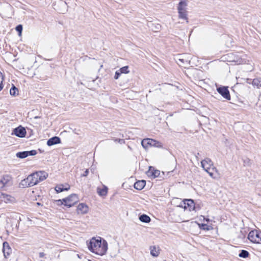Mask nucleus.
Wrapping results in <instances>:
<instances>
[{
    "mask_svg": "<svg viewBox=\"0 0 261 261\" xmlns=\"http://www.w3.org/2000/svg\"><path fill=\"white\" fill-rule=\"evenodd\" d=\"M45 254L43 252H40L39 253V256L40 258L44 257L45 256Z\"/></svg>",
    "mask_w": 261,
    "mask_h": 261,
    "instance_id": "obj_35",
    "label": "nucleus"
},
{
    "mask_svg": "<svg viewBox=\"0 0 261 261\" xmlns=\"http://www.w3.org/2000/svg\"><path fill=\"white\" fill-rule=\"evenodd\" d=\"M119 71L121 73H128L129 72L128 66H125L121 68Z\"/></svg>",
    "mask_w": 261,
    "mask_h": 261,
    "instance_id": "obj_29",
    "label": "nucleus"
},
{
    "mask_svg": "<svg viewBox=\"0 0 261 261\" xmlns=\"http://www.w3.org/2000/svg\"><path fill=\"white\" fill-rule=\"evenodd\" d=\"M15 198L11 195L0 192V201L8 203L13 202Z\"/></svg>",
    "mask_w": 261,
    "mask_h": 261,
    "instance_id": "obj_12",
    "label": "nucleus"
},
{
    "mask_svg": "<svg viewBox=\"0 0 261 261\" xmlns=\"http://www.w3.org/2000/svg\"><path fill=\"white\" fill-rule=\"evenodd\" d=\"M28 153V156L29 155H35L37 153V151L35 150H32L30 151H27Z\"/></svg>",
    "mask_w": 261,
    "mask_h": 261,
    "instance_id": "obj_31",
    "label": "nucleus"
},
{
    "mask_svg": "<svg viewBox=\"0 0 261 261\" xmlns=\"http://www.w3.org/2000/svg\"><path fill=\"white\" fill-rule=\"evenodd\" d=\"M16 155L18 158L24 159L28 156V153L27 151H24L22 152H17Z\"/></svg>",
    "mask_w": 261,
    "mask_h": 261,
    "instance_id": "obj_26",
    "label": "nucleus"
},
{
    "mask_svg": "<svg viewBox=\"0 0 261 261\" xmlns=\"http://www.w3.org/2000/svg\"><path fill=\"white\" fill-rule=\"evenodd\" d=\"M47 176L48 174L45 171H37L33 173L26 178L21 180L20 185L23 188L32 187L45 179Z\"/></svg>",
    "mask_w": 261,
    "mask_h": 261,
    "instance_id": "obj_2",
    "label": "nucleus"
},
{
    "mask_svg": "<svg viewBox=\"0 0 261 261\" xmlns=\"http://www.w3.org/2000/svg\"><path fill=\"white\" fill-rule=\"evenodd\" d=\"M38 118H40V117H39V116H35L34 117V119H38Z\"/></svg>",
    "mask_w": 261,
    "mask_h": 261,
    "instance_id": "obj_38",
    "label": "nucleus"
},
{
    "mask_svg": "<svg viewBox=\"0 0 261 261\" xmlns=\"http://www.w3.org/2000/svg\"><path fill=\"white\" fill-rule=\"evenodd\" d=\"M18 89L13 85L12 87L10 90V94L12 96H15L18 94Z\"/></svg>",
    "mask_w": 261,
    "mask_h": 261,
    "instance_id": "obj_28",
    "label": "nucleus"
},
{
    "mask_svg": "<svg viewBox=\"0 0 261 261\" xmlns=\"http://www.w3.org/2000/svg\"><path fill=\"white\" fill-rule=\"evenodd\" d=\"M148 27L154 32H158L161 28L160 24H154L151 22L148 23Z\"/></svg>",
    "mask_w": 261,
    "mask_h": 261,
    "instance_id": "obj_19",
    "label": "nucleus"
},
{
    "mask_svg": "<svg viewBox=\"0 0 261 261\" xmlns=\"http://www.w3.org/2000/svg\"><path fill=\"white\" fill-rule=\"evenodd\" d=\"M78 201V198L76 194H71L66 198H64L62 200H58L57 202L60 203L59 204H64L65 206L68 207H70L74 205Z\"/></svg>",
    "mask_w": 261,
    "mask_h": 261,
    "instance_id": "obj_5",
    "label": "nucleus"
},
{
    "mask_svg": "<svg viewBox=\"0 0 261 261\" xmlns=\"http://www.w3.org/2000/svg\"><path fill=\"white\" fill-rule=\"evenodd\" d=\"M12 185V177L9 175H4L0 179V189L6 188Z\"/></svg>",
    "mask_w": 261,
    "mask_h": 261,
    "instance_id": "obj_7",
    "label": "nucleus"
},
{
    "mask_svg": "<svg viewBox=\"0 0 261 261\" xmlns=\"http://www.w3.org/2000/svg\"><path fill=\"white\" fill-rule=\"evenodd\" d=\"M89 174V170L86 169L84 173L82 174L83 176H87L88 174Z\"/></svg>",
    "mask_w": 261,
    "mask_h": 261,
    "instance_id": "obj_34",
    "label": "nucleus"
},
{
    "mask_svg": "<svg viewBox=\"0 0 261 261\" xmlns=\"http://www.w3.org/2000/svg\"><path fill=\"white\" fill-rule=\"evenodd\" d=\"M88 246L91 251L99 255H104L108 250L107 242L105 240L101 241L100 237L97 239L95 238H92Z\"/></svg>",
    "mask_w": 261,
    "mask_h": 261,
    "instance_id": "obj_1",
    "label": "nucleus"
},
{
    "mask_svg": "<svg viewBox=\"0 0 261 261\" xmlns=\"http://www.w3.org/2000/svg\"><path fill=\"white\" fill-rule=\"evenodd\" d=\"M149 142L150 138L144 139L141 142V144L144 148L147 149L149 146Z\"/></svg>",
    "mask_w": 261,
    "mask_h": 261,
    "instance_id": "obj_25",
    "label": "nucleus"
},
{
    "mask_svg": "<svg viewBox=\"0 0 261 261\" xmlns=\"http://www.w3.org/2000/svg\"><path fill=\"white\" fill-rule=\"evenodd\" d=\"M252 84L254 86H256L257 88H261V78H256L253 80Z\"/></svg>",
    "mask_w": 261,
    "mask_h": 261,
    "instance_id": "obj_24",
    "label": "nucleus"
},
{
    "mask_svg": "<svg viewBox=\"0 0 261 261\" xmlns=\"http://www.w3.org/2000/svg\"><path fill=\"white\" fill-rule=\"evenodd\" d=\"M199 155V153H197V155H196V158L197 159V160L198 161L199 160L198 158V155Z\"/></svg>",
    "mask_w": 261,
    "mask_h": 261,
    "instance_id": "obj_37",
    "label": "nucleus"
},
{
    "mask_svg": "<svg viewBox=\"0 0 261 261\" xmlns=\"http://www.w3.org/2000/svg\"><path fill=\"white\" fill-rule=\"evenodd\" d=\"M3 251L4 255L6 258H7L11 252V249L9 246V243L7 242L3 243Z\"/></svg>",
    "mask_w": 261,
    "mask_h": 261,
    "instance_id": "obj_14",
    "label": "nucleus"
},
{
    "mask_svg": "<svg viewBox=\"0 0 261 261\" xmlns=\"http://www.w3.org/2000/svg\"><path fill=\"white\" fill-rule=\"evenodd\" d=\"M149 143V146H153L158 148L162 147V144L161 142L152 139H150Z\"/></svg>",
    "mask_w": 261,
    "mask_h": 261,
    "instance_id": "obj_22",
    "label": "nucleus"
},
{
    "mask_svg": "<svg viewBox=\"0 0 261 261\" xmlns=\"http://www.w3.org/2000/svg\"><path fill=\"white\" fill-rule=\"evenodd\" d=\"M97 192L100 196H106L108 193V188L105 186H103V188L102 189H100L98 187L97 188Z\"/></svg>",
    "mask_w": 261,
    "mask_h": 261,
    "instance_id": "obj_20",
    "label": "nucleus"
},
{
    "mask_svg": "<svg viewBox=\"0 0 261 261\" xmlns=\"http://www.w3.org/2000/svg\"><path fill=\"white\" fill-rule=\"evenodd\" d=\"M191 57L190 55L184 54L179 56L177 61V64L181 66H186L190 64Z\"/></svg>",
    "mask_w": 261,
    "mask_h": 261,
    "instance_id": "obj_8",
    "label": "nucleus"
},
{
    "mask_svg": "<svg viewBox=\"0 0 261 261\" xmlns=\"http://www.w3.org/2000/svg\"><path fill=\"white\" fill-rule=\"evenodd\" d=\"M145 180H138L134 184V187L135 189L138 190H141L145 187Z\"/></svg>",
    "mask_w": 261,
    "mask_h": 261,
    "instance_id": "obj_17",
    "label": "nucleus"
},
{
    "mask_svg": "<svg viewBox=\"0 0 261 261\" xmlns=\"http://www.w3.org/2000/svg\"><path fill=\"white\" fill-rule=\"evenodd\" d=\"M88 210V207L84 203H80L77 206V212L79 213L86 214Z\"/></svg>",
    "mask_w": 261,
    "mask_h": 261,
    "instance_id": "obj_18",
    "label": "nucleus"
},
{
    "mask_svg": "<svg viewBox=\"0 0 261 261\" xmlns=\"http://www.w3.org/2000/svg\"><path fill=\"white\" fill-rule=\"evenodd\" d=\"M160 174V171L158 170H154L152 167H149V169L147 172V175L153 178L158 177Z\"/></svg>",
    "mask_w": 261,
    "mask_h": 261,
    "instance_id": "obj_13",
    "label": "nucleus"
},
{
    "mask_svg": "<svg viewBox=\"0 0 261 261\" xmlns=\"http://www.w3.org/2000/svg\"><path fill=\"white\" fill-rule=\"evenodd\" d=\"M121 72H118V71H116L115 72V75H114V78L115 79H118L119 78V77L120 76V74H121Z\"/></svg>",
    "mask_w": 261,
    "mask_h": 261,
    "instance_id": "obj_33",
    "label": "nucleus"
},
{
    "mask_svg": "<svg viewBox=\"0 0 261 261\" xmlns=\"http://www.w3.org/2000/svg\"><path fill=\"white\" fill-rule=\"evenodd\" d=\"M12 134H14L19 138H23L25 136L26 130L24 127L19 126L13 129Z\"/></svg>",
    "mask_w": 261,
    "mask_h": 261,
    "instance_id": "obj_11",
    "label": "nucleus"
},
{
    "mask_svg": "<svg viewBox=\"0 0 261 261\" xmlns=\"http://www.w3.org/2000/svg\"><path fill=\"white\" fill-rule=\"evenodd\" d=\"M3 80V76L1 72H0V91L3 89V86L2 85Z\"/></svg>",
    "mask_w": 261,
    "mask_h": 261,
    "instance_id": "obj_32",
    "label": "nucleus"
},
{
    "mask_svg": "<svg viewBox=\"0 0 261 261\" xmlns=\"http://www.w3.org/2000/svg\"><path fill=\"white\" fill-rule=\"evenodd\" d=\"M201 167L213 178H216L214 172H217V169L214 167L213 162L208 158L204 159L201 161Z\"/></svg>",
    "mask_w": 261,
    "mask_h": 261,
    "instance_id": "obj_3",
    "label": "nucleus"
},
{
    "mask_svg": "<svg viewBox=\"0 0 261 261\" xmlns=\"http://www.w3.org/2000/svg\"><path fill=\"white\" fill-rule=\"evenodd\" d=\"M249 252L245 250H242L239 254V256L242 258H247L249 256Z\"/></svg>",
    "mask_w": 261,
    "mask_h": 261,
    "instance_id": "obj_27",
    "label": "nucleus"
},
{
    "mask_svg": "<svg viewBox=\"0 0 261 261\" xmlns=\"http://www.w3.org/2000/svg\"><path fill=\"white\" fill-rule=\"evenodd\" d=\"M115 141H118V142L121 143L122 142H124L123 139H115Z\"/></svg>",
    "mask_w": 261,
    "mask_h": 261,
    "instance_id": "obj_36",
    "label": "nucleus"
},
{
    "mask_svg": "<svg viewBox=\"0 0 261 261\" xmlns=\"http://www.w3.org/2000/svg\"><path fill=\"white\" fill-rule=\"evenodd\" d=\"M61 142V139L58 137H53L48 140L47 145L49 146L59 144Z\"/></svg>",
    "mask_w": 261,
    "mask_h": 261,
    "instance_id": "obj_16",
    "label": "nucleus"
},
{
    "mask_svg": "<svg viewBox=\"0 0 261 261\" xmlns=\"http://www.w3.org/2000/svg\"><path fill=\"white\" fill-rule=\"evenodd\" d=\"M217 91L224 98L227 100L230 99V95L229 91L227 87L222 86L217 88Z\"/></svg>",
    "mask_w": 261,
    "mask_h": 261,
    "instance_id": "obj_9",
    "label": "nucleus"
},
{
    "mask_svg": "<svg viewBox=\"0 0 261 261\" xmlns=\"http://www.w3.org/2000/svg\"><path fill=\"white\" fill-rule=\"evenodd\" d=\"M248 239L252 243L261 244V231L254 229L249 232Z\"/></svg>",
    "mask_w": 261,
    "mask_h": 261,
    "instance_id": "obj_6",
    "label": "nucleus"
},
{
    "mask_svg": "<svg viewBox=\"0 0 261 261\" xmlns=\"http://www.w3.org/2000/svg\"><path fill=\"white\" fill-rule=\"evenodd\" d=\"M187 6L188 0H180L177 6L179 18L186 20L187 22H188V12L187 11Z\"/></svg>",
    "mask_w": 261,
    "mask_h": 261,
    "instance_id": "obj_4",
    "label": "nucleus"
},
{
    "mask_svg": "<svg viewBox=\"0 0 261 261\" xmlns=\"http://www.w3.org/2000/svg\"><path fill=\"white\" fill-rule=\"evenodd\" d=\"M70 189L68 184H59L55 187V190L57 193H60L64 191H68Z\"/></svg>",
    "mask_w": 261,
    "mask_h": 261,
    "instance_id": "obj_15",
    "label": "nucleus"
},
{
    "mask_svg": "<svg viewBox=\"0 0 261 261\" xmlns=\"http://www.w3.org/2000/svg\"><path fill=\"white\" fill-rule=\"evenodd\" d=\"M150 254L153 257H157L159 255V250L155 246H150Z\"/></svg>",
    "mask_w": 261,
    "mask_h": 261,
    "instance_id": "obj_21",
    "label": "nucleus"
},
{
    "mask_svg": "<svg viewBox=\"0 0 261 261\" xmlns=\"http://www.w3.org/2000/svg\"><path fill=\"white\" fill-rule=\"evenodd\" d=\"M231 61H232V62H238V61H236L235 60H232Z\"/></svg>",
    "mask_w": 261,
    "mask_h": 261,
    "instance_id": "obj_39",
    "label": "nucleus"
},
{
    "mask_svg": "<svg viewBox=\"0 0 261 261\" xmlns=\"http://www.w3.org/2000/svg\"><path fill=\"white\" fill-rule=\"evenodd\" d=\"M16 30L19 33V35H20L22 31V25L21 24L17 25Z\"/></svg>",
    "mask_w": 261,
    "mask_h": 261,
    "instance_id": "obj_30",
    "label": "nucleus"
},
{
    "mask_svg": "<svg viewBox=\"0 0 261 261\" xmlns=\"http://www.w3.org/2000/svg\"><path fill=\"white\" fill-rule=\"evenodd\" d=\"M139 219L142 222L146 223L150 222L151 221L150 218L146 214H142L140 215Z\"/></svg>",
    "mask_w": 261,
    "mask_h": 261,
    "instance_id": "obj_23",
    "label": "nucleus"
},
{
    "mask_svg": "<svg viewBox=\"0 0 261 261\" xmlns=\"http://www.w3.org/2000/svg\"><path fill=\"white\" fill-rule=\"evenodd\" d=\"M180 206L184 207L185 209L188 208L189 211H193L195 209L194 201L192 199H185L183 201V204H181Z\"/></svg>",
    "mask_w": 261,
    "mask_h": 261,
    "instance_id": "obj_10",
    "label": "nucleus"
}]
</instances>
